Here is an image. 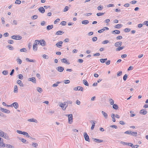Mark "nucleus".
<instances>
[{"label":"nucleus","mask_w":148,"mask_h":148,"mask_svg":"<svg viewBox=\"0 0 148 148\" xmlns=\"http://www.w3.org/2000/svg\"><path fill=\"white\" fill-rule=\"evenodd\" d=\"M120 33V31L118 30H116L112 31V33L114 34H119Z\"/></svg>","instance_id":"obj_27"},{"label":"nucleus","mask_w":148,"mask_h":148,"mask_svg":"<svg viewBox=\"0 0 148 148\" xmlns=\"http://www.w3.org/2000/svg\"><path fill=\"white\" fill-rule=\"evenodd\" d=\"M66 22L65 21H63L60 23V24L63 25H66Z\"/></svg>","instance_id":"obj_63"},{"label":"nucleus","mask_w":148,"mask_h":148,"mask_svg":"<svg viewBox=\"0 0 148 148\" xmlns=\"http://www.w3.org/2000/svg\"><path fill=\"white\" fill-rule=\"evenodd\" d=\"M14 93L18 92V87L16 85L14 86Z\"/></svg>","instance_id":"obj_35"},{"label":"nucleus","mask_w":148,"mask_h":148,"mask_svg":"<svg viewBox=\"0 0 148 148\" xmlns=\"http://www.w3.org/2000/svg\"><path fill=\"white\" fill-rule=\"evenodd\" d=\"M20 51L21 52H26L27 51V50H26V49L25 48H23L22 49H20Z\"/></svg>","instance_id":"obj_42"},{"label":"nucleus","mask_w":148,"mask_h":148,"mask_svg":"<svg viewBox=\"0 0 148 148\" xmlns=\"http://www.w3.org/2000/svg\"><path fill=\"white\" fill-rule=\"evenodd\" d=\"M69 8L68 6H66L64 9L63 11L64 12H66L68 11Z\"/></svg>","instance_id":"obj_44"},{"label":"nucleus","mask_w":148,"mask_h":148,"mask_svg":"<svg viewBox=\"0 0 148 148\" xmlns=\"http://www.w3.org/2000/svg\"><path fill=\"white\" fill-rule=\"evenodd\" d=\"M36 90L39 93H41L42 92V89L39 87H37L36 88Z\"/></svg>","instance_id":"obj_29"},{"label":"nucleus","mask_w":148,"mask_h":148,"mask_svg":"<svg viewBox=\"0 0 148 148\" xmlns=\"http://www.w3.org/2000/svg\"><path fill=\"white\" fill-rule=\"evenodd\" d=\"M27 121L29 122H34L36 123H38V121L36 120L34 118L29 119Z\"/></svg>","instance_id":"obj_19"},{"label":"nucleus","mask_w":148,"mask_h":148,"mask_svg":"<svg viewBox=\"0 0 148 148\" xmlns=\"http://www.w3.org/2000/svg\"><path fill=\"white\" fill-rule=\"evenodd\" d=\"M127 77V75L126 74H125L123 78V79L125 81L126 80Z\"/></svg>","instance_id":"obj_53"},{"label":"nucleus","mask_w":148,"mask_h":148,"mask_svg":"<svg viewBox=\"0 0 148 148\" xmlns=\"http://www.w3.org/2000/svg\"><path fill=\"white\" fill-rule=\"evenodd\" d=\"M32 145L33 147H36L38 146V144L36 143H32Z\"/></svg>","instance_id":"obj_50"},{"label":"nucleus","mask_w":148,"mask_h":148,"mask_svg":"<svg viewBox=\"0 0 148 148\" xmlns=\"http://www.w3.org/2000/svg\"><path fill=\"white\" fill-rule=\"evenodd\" d=\"M60 82H57L56 84H54L52 85V86L54 87H57L58 86V84Z\"/></svg>","instance_id":"obj_41"},{"label":"nucleus","mask_w":148,"mask_h":148,"mask_svg":"<svg viewBox=\"0 0 148 148\" xmlns=\"http://www.w3.org/2000/svg\"><path fill=\"white\" fill-rule=\"evenodd\" d=\"M40 45L42 46H45L46 44V42L45 40L43 39H42L40 40Z\"/></svg>","instance_id":"obj_17"},{"label":"nucleus","mask_w":148,"mask_h":148,"mask_svg":"<svg viewBox=\"0 0 148 148\" xmlns=\"http://www.w3.org/2000/svg\"><path fill=\"white\" fill-rule=\"evenodd\" d=\"M113 108L115 110H117L118 108V105L116 104H113L112 106Z\"/></svg>","instance_id":"obj_36"},{"label":"nucleus","mask_w":148,"mask_h":148,"mask_svg":"<svg viewBox=\"0 0 148 148\" xmlns=\"http://www.w3.org/2000/svg\"><path fill=\"white\" fill-rule=\"evenodd\" d=\"M61 61L63 63H66L68 64H70L69 62L67 61L65 58H63L61 59Z\"/></svg>","instance_id":"obj_15"},{"label":"nucleus","mask_w":148,"mask_h":148,"mask_svg":"<svg viewBox=\"0 0 148 148\" xmlns=\"http://www.w3.org/2000/svg\"><path fill=\"white\" fill-rule=\"evenodd\" d=\"M109 101L111 105H112L114 104V101L112 99H109Z\"/></svg>","instance_id":"obj_45"},{"label":"nucleus","mask_w":148,"mask_h":148,"mask_svg":"<svg viewBox=\"0 0 148 148\" xmlns=\"http://www.w3.org/2000/svg\"><path fill=\"white\" fill-rule=\"evenodd\" d=\"M63 42L62 41H60L56 44V45L58 48H60L63 44Z\"/></svg>","instance_id":"obj_10"},{"label":"nucleus","mask_w":148,"mask_h":148,"mask_svg":"<svg viewBox=\"0 0 148 148\" xmlns=\"http://www.w3.org/2000/svg\"><path fill=\"white\" fill-rule=\"evenodd\" d=\"M60 106L62 108V109L64 110H66V108L67 107V105H66V102H64L61 103L60 105Z\"/></svg>","instance_id":"obj_6"},{"label":"nucleus","mask_w":148,"mask_h":148,"mask_svg":"<svg viewBox=\"0 0 148 148\" xmlns=\"http://www.w3.org/2000/svg\"><path fill=\"white\" fill-rule=\"evenodd\" d=\"M66 116L68 117V123L70 124H71L73 122V116L72 114H66Z\"/></svg>","instance_id":"obj_1"},{"label":"nucleus","mask_w":148,"mask_h":148,"mask_svg":"<svg viewBox=\"0 0 148 148\" xmlns=\"http://www.w3.org/2000/svg\"><path fill=\"white\" fill-rule=\"evenodd\" d=\"M101 113L105 119H106L108 118V114L107 113L103 111H102Z\"/></svg>","instance_id":"obj_23"},{"label":"nucleus","mask_w":148,"mask_h":148,"mask_svg":"<svg viewBox=\"0 0 148 148\" xmlns=\"http://www.w3.org/2000/svg\"><path fill=\"white\" fill-rule=\"evenodd\" d=\"M53 27V25H49L47 26V29L48 30H49L51 29H52Z\"/></svg>","instance_id":"obj_26"},{"label":"nucleus","mask_w":148,"mask_h":148,"mask_svg":"<svg viewBox=\"0 0 148 148\" xmlns=\"http://www.w3.org/2000/svg\"><path fill=\"white\" fill-rule=\"evenodd\" d=\"M0 110L1 111L3 112H4L7 114H9L10 113V111L9 110L2 108L1 107H0Z\"/></svg>","instance_id":"obj_7"},{"label":"nucleus","mask_w":148,"mask_h":148,"mask_svg":"<svg viewBox=\"0 0 148 148\" xmlns=\"http://www.w3.org/2000/svg\"><path fill=\"white\" fill-rule=\"evenodd\" d=\"M95 121H91V123L92 122V126L91 127V129L92 130H93L94 129V127L95 126Z\"/></svg>","instance_id":"obj_25"},{"label":"nucleus","mask_w":148,"mask_h":148,"mask_svg":"<svg viewBox=\"0 0 148 148\" xmlns=\"http://www.w3.org/2000/svg\"><path fill=\"white\" fill-rule=\"evenodd\" d=\"M122 44V42H116L114 44V45L116 47H119L121 46Z\"/></svg>","instance_id":"obj_14"},{"label":"nucleus","mask_w":148,"mask_h":148,"mask_svg":"<svg viewBox=\"0 0 148 148\" xmlns=\"http://www.w3.org/2000/svg\"><path fill=\"white\" fill-rule=\"evenodd\" d=\"M7 106L12 107L13 106L15 109H17L18 107V105L17 103L14 102L10 105H8Z\"/></svg>","instance_id":"obj_3"},{"label":"nucleus","mask_w":148,"mask_h":148,"mask_svg":"<svg viewBox=\"0 0 148 148\" xmlns=\"http://www.w3.org/2000/svg\"><path fill=\"white\" fill-rule=\"evenodd\" d=\"M122 26V25L121 24H117L115 26V27L116 28H120Z\"/></svg>","instance_id":"obj_40"},{"label":"nucleus","mask_w":148,"mask_h":148,"mask_svg":"<svg viewBox=\"0 0 148 148\" xmlns=\"http://www.w3.org/2000/svg\"><path fill=\"white\" fill-rule=\"evenodd\" d=\"M130 31V29L129 28H125L124 29V31L126 32H128Z\"/></svg>","instance_id":"obj_60"},{"label":"nucleus","mask_w":148,"mask_h":148,"mask_svg":"<svg viewBox=\"0 0 148 148\" xmlns=\"http://www.w3.org/2000/svg\"><path fill=\"white\" fill-rule=\"evenodd\" d=\"M18 78L21 79H23V76L22 74H19L18 75Z\"/></svg>","instance_id":"obj_59"},{"label":"nucleus","mask_w":148,"mask_h":148,"mask_svg":"<svg viewBox=\"0 0 148 148\" xmlns=\"http://www.w3.org/2000/svg\"><path fill=\"white\" fill-rule=\"evenodd\" d=\"M16 61L17 62L18 64H21L22 63V60L19 58H18L17 59Z\"/></svg>","instance_id":"obj_34"},{"label":"nucleus","mask_w":148,"mask_h":148,"mask_svg":"<svg viewBox=\"0 0 148 148\" xmlns=\"http://www.w3.org/2000/svg\"><path fill=\"white\" fill-rule=\"evenodd\" d=\"M124 47H120L119 46L116 49V51H120L121 50H122L124 48Z\"/></svg>","instance_id":"obj_28"},{"label":"nucleus","mask_w":148,"mask_h":148,"mask_svg":"<svg viewBox=\"0 0 148 148\" xmlns=\"http://www.w3.org/2000/svg\"><path fill=\"white\" fill-rule=\"evenodd\" d=\"M5 133L1 130H0V136L2 137V136H3Z\"/></svg>","instance_id":"obj_46"},{"label":"nucleus","mask_w":148,"mask_h":148,"mask_svg":"<svg viewBox=\"0 0 148 148\" xmlns=\"http://www.w3.org/2000/svg\"><path fill=\"white\" fill-rule=\"evenodd\" d=\"M64 33V32H63L62 31H57L56 33V35H61Z\"/></svg>","instance_id":"obj_32"},{"label":"nucleus","mask_w":148,"mask_h":148,"mask_svg":"<svg viewBox=\"0 0 148 148\" xmlns=\"http://www.w3.org/2000/svg\"><path fill=\"white\" fill-rule=\"evenodd\" d=\"M8 42L9 44H11L14 43V41L13 40H8Z\"/></svg>","instance_id":"obj_58"},{"label":"nucleus","mask_w":148,"mask_h":148,"mask_svg":"<svg viewBox=\"0 0 148 148\" xmlns=\"http://www.w3.org/2000/svg\"><path fill=\"white\" fill-rule=\"evenodd\" d=\"M105 14V13H103V12H99L98 13H97V15L98 16H101L103 15H104Z\"/></svg>","instance_id":"obj_43"},{"label":"nucleus","mask_w":148,"mask_h":148,"mask_svg":"<svg viewBox=\"0 0 148 148\" xmlns=\"http://www.w3.org/2000/svg\"><path fill=\"white\" fill-rule=\"evenodd\" d=\"M19 139L23 143H26V141H27V140L24 139V138H19Z\"/></svg>","instance_id":"obj_38"},{"label":"nucleus","mask_w":148,"mask_h":148,"mask_svg":"<svg viewBox=\"0 0 148 148\" xmlns=\"http://www.w3.org/2000/svg\"><path fill=\"white\" fill-rule=\"evenodd\" d=\"M64 68L62 66H58L57 68V70L60 72H62L64 70Z\"/></svg>","instance_id":"obj_11"},{"label":"nucleus","mask_w":148,"mask_h":148,"mask_svg":"<svg viewBox=\"0 0 148 148\" xmlns=\"http://www.w3.org/2000/svg\"><path fill=\"white\" fill-rule=\"evenodd\" d=\"M92 39L93 42H95L97 40V37H94L92 38Z\"/></svg>","instance_id":"obj_62"},{"label":"nucleus","mask_w":148,"mask_h":148,"mask_svg":"<svg viewBox=\"0 0 148 148\" xmlns=\"http://www.w3.org/2000/svg\"><path fill=\"white\" fill-rule=\"evenodd\" d=\"M70 81L69 80H65L64 81V83L65 84H68L70 83Z\"/></svg>","instance_id":"obj_57"},{"label":"nucleus","mask_w":148,"mask_h":148,"mask_svg":"<svg viewBox=\"0 0 148 148\" xmlns=\"http://www.w3.org/2000/svg\"><path fill=\"white\" fill-rule=\"evenodd\" d=\"M42 57L46 59H48L49 58L48 56L45 54H44L42 56Z\"/></svg>","instance_id":"obj_52"},{"label":"nucleus","mask_w":148,"mask_h":148,"mask_svg":"<svg viewBox=\"0 0 148 148\" xmlns=\"http://www.w3.org/2000/svg\"><path fill=\"white\" fill-rule=\"evenodd\" d=\"M11 38L14 39L19 40L21 39L22 38V37L18 35H13L12 36Z\"/></svg>","instance_id":"obj_2"},{"label":"nucleus","mask_w":148,"mask_h":148,"mask_svg":"<svg viewBox=\"0 0 148 148\" xmlns=\"http://www.w3.org/2000/svg\"><path fill=\"white\" fill-rule=\"evenodd\" d=\"M137 133L136 132H132L130 130V132H129V134L130 135H131L132 136H137Z\"/></svg>","instance_id":"obj_9"},{"label":"nucleus","mask_w":148,"mask_h":148,"mask_svg":"<svg viewBox=\"0 0 148 148\" xmlns=\"http://www.w3.org/2000/svg\"><path fill=\"white\" fill-rule=\"evenodd\" d=\"M17 83L19 84V86H23V85L21 81L20 80H18L17 82Z\"/></svg>","instance_id":"obj_24"},{"label":"nucleus","mask_w":148,"mask_h":148,"mask_svg":"<svg viewBox=\"0 0 148 148\" xmlns=\"http://www.w3.org/2000/svg\"><path fill=\"white\" fill-rule=\"evenodd\" d=\"M122 74V71H119L117 72V76H121Z\"/></svg>","instance_id":"obj_55"},{"label":"nucleus","mask_w":148,"mask_h":148,"mask_svg":"<svg viewBox=\"0 0 148 148\" xmlns=\"http://www.w3.org/2000/svg\"><path fill=\"white\" fill-rule=\"evenodd\" d=\"M2 137L8 140H10V138L9 137L8 135L6 133H5L4 134L3 136H2Z\"/></svg>","instance_id":"obj_16"},{"label":"nucleus","mask_w":148,"mask_h":148,"mask_svg":"<svg viewBox=\"0 0 148 148\" xmlns=\"http://www.w3.org/2000/svg\"><path fill=\"white\" fill-rule=\"evenodd\" d=\"M21 3V1L20 0H16L15 1V3L20 4Z\"/></svg>","instance_id":"obj_51"},{"label":"nucleus","mask_w":148,"mask_h":148,"mask_svg":"<svg viewBox=\"0 0 148 148\" xmlns=\"http://www.w3.org/2000/svg\"><path fill=\"white\" fill-rule=\"evenodd\" d=\"M120 143L123 144L124 145H127L128 143L125 142H124L123 141H121L120 142Z\"/></svg>","instance_id":"obj_48"},{"label":"nucleus","mask_w":148,"mask_h":148,"mask_svg":"<svg viewBox=\"0 0 148 148\" xmlns=\"http://www.w3.org/2000/svg\"><path fill=\"white\" fill-rule=\"evenodd\" d=\"M84 135L85 140L86 141L90 142V140L89 138V137L87 133L86 132H84Z\"/></svg>","instance_id":"obj_4"},{"label":"nucleus","mask_w":148,"mask_h":148,"mask_svg":"<svg viewBox=\"0 0 148 148\" xmlns=\"http://www.w3.org/2000/svg\"><path fill=\"white\" fill-rule=\"evenodd\" d=\"M28 62H35L36 60H34L30 59L29 58H26L25 59Z\"/></svg>","instance_id":"obj_20"},{"label":"nucleus","mask_w":148,"mask_h":148,"mask_svg":"<svg viewBox=\"0 0 148 148\" xmlns=\"http://www.w3.org/2000/svg\"><path fill=\"white\" fill-rule=\"evenodd\" d=\"M7 47L10 50H12L14 48L13 47L10 45H8L7 46Z\"/></svg>","instance_id":"obj_47"},{"label":"nucleus","mask_w":148,"mask_h":148,"mask_svg":"<svg viewBox=\"0 0 148 148\" xmlns=\"http://www.w3.org/2000/svg\"><path fill=\"white\" fill-rule=\"evenodd\" d=\"M140 113L141 114L145 115L147 114V112L146 110L143 109L140 111Z\"/></svg>","instance_id":"obj_12"},{"label":"nucleus","mask_w":148,"mask_h":148,"mask_svg":"<svg viewBox=\"0 0 148 148\" xmlns=\"http://www.w3.org/2000/svg\"><path fill=\"white\" fill-rule=\"evenodd\" d=\"M93 140L95 142H98L99 143H101L103 142V141L102 140L99 139H97L95 138H93Z\"/></svg>","instance_id":"obj_21"},{"label":"nucleus","mask_w":148,"mask_h":148,"mask_svg":"<svg viewBox=\"0 0 148 148\" xmlns=\"http://www.w3.org/2000/svg\"><path fill=\"white\" fill-rule=\"evenodd\" d=\"M40 40H36L35 41V44H36V46H37V44H39L40 43Z\"/></svg>","instance_id":"obj_54"},{"label":"nucleus","mask_w":148,"mask_h":148,"mask_svg":"<svg viewBox=\"0 0 148 148\" xmlns=\"http://www.w3.org/2000/svg\"><path fill=\"white\" fill-rule=\"evenodd\" d=\"M5 147H7L8 148H14L13 146L12 145L10 144H6L5 145Z\"/></svg>","instance_id":"obj_33"},{"label":"nucleus","mask_w":148,"mask_h":148,"mask_svg":"<svg viewBox=\"0 0 148 148\" xmlns=\"http://www.w3.org/2000/svg\"><path fill=\"white\" fill-rule=\"evenodd\" d=\"M38 17V16L37 15H34L32 16V19H36Z\"/></svg>","instance_id":"obj_61"},{"label":"nucleus","mask_w":148,"mask_h":148,"mask_svg":"<svg viewBox=\"0 0 148 148\" xmlns=\"http://www.w3.org/2000/svg\"><path fill=\"white\" fill-rule=\"evenodd\" d=\"M74 90H80L82 91L84 90V89L82 87L77 86L75 87L74 88Z\"/></svg>","instance_id":"obj_8"},{"label":"nucleus","mask_w":148,"mask_h":148,"mask_svg":"<svg viewBox=\"0 0 148 148\" xmlns=\"http://www.w3.org/2000/svg\"><path fill=\"white\" fill-rule=\"evenodd\" d=\"M109 41L108 40H106L103 41L102 43L104 44H106L108 43Z\"/></svg>","instance_id":"obj_56"},{"label":"nucleus","mask_w":148,"mask_h":148,"mask_svg":"<svg viewBox=\"0 0 148 148\" xmlns=\"http://www.w3.org/2000/svg\"><path fill=\"white\" fill-rule=\"evenodd\" d=\"M83 83L86 86H88V84L87 82V81L86 79H84L83 80Z\"/></svg>","instance_id":"obj_37"},{"label":"nucleus","mask_w":148,"mask_h":148,"mask_svg":"<svg viewBox=\"0 0 148 148\" xmlns=\"http://www.w3.org/2000/svg\"><path fill=\"white\" fill-rule=\"evenodd\" d=\"M8 71L7 70H4L2 72V73L5 75H7L8 74Z\"/></svg>","instance_id":"obj_39"},{"label":"nucleus","mask_w":148,"mask_h":148,"mask_svg":"<svg viewBox=\"0 0 148 148\" xmlns=\"http://www.w3.org/2000/svg\"><path fill=\"white\" fill-rule=\"evenodd\" d=\"M60 21V19L59 18H57L56 20L54 21V23L55 24H56L58 22H59Z\"/></svg>","instance_id":"obj_64"},{"label":"nucleus","mask_w":148,"mask_h":148,"mask_svg":"<svg viewBox=\"0 0 148 148\" xmlns=\"http://www.w3.org/2000/svg\"><path fill=\"white\" fill-rule=\"evenodd\" d=\"M103 6H101V5L99 6L97 8V9H98V10H102L103 9Z\"/></svg>","instance_id":"obj_49"},{"label":"nucleus","mask_w":148,"mask_h":148,"mask_svg":"<svg viewBox=\"0 0 148 148\" xmlns=\"http://www.w3.org/2000/svg\"><path fill=\"white\" fill-rule=\"evenodd\" d=\"M38 10L42 14L44 13L45 11V9L43 7H40L38 9Z\"/></svg>","instance_id":"obj_13"},{"label":"nucleus","mask_w":148,"mask_h":148,"mask_svg":"<svg viewBox=\"0 0 148 148\" xmlns=\"http://www.w3.org/2000/svg\"><path fill=\"white\" fill-rule=\"evenodd\" d=\"M88 21L87 20H84L82 21V23L83 24L86 25L89 23Z\"/></svg>","instance_id":"obj_31"},{"label":"nucleus","mask_w":148,"mask_h":148,"mask_svg":"<svg viewBox=\"0 0 148 148\" xmlns=\"http://www.w3.org/2000/svg\"><path fill=\"white\" fill-rule=\"evenodd\" d=\"M33 50L35 51H36L37 49V46H36V44L34 43L33 45Z\"/></svg>","instance_id":"obj_30"},{"label":"nucleus","mask_w":148,"mask_h":148,"mask_svg":"<svg viewBox=\"0 0 148 148\" xmlns=\"http://www.w3.org/2000/svg\"><path fill=\"white\" fill-rule=\"evenodd\" d=\"M22 134L26 136V137L29 138H32V137H31L29 134H28L26 132H22Z\"/></svg>","instance_id":"obj_22"},{"label":"nucleus","mask_w":148,"mask_h":148,"mask_svg":"<svg viewBox=\"0 0 148 148\" xmlns=\"http://www.w3.org/2000/svg\"><path fill=\"white\" fill-rule=\"evenodd\" d=\"M5 147V145L3 142V139L0 137V147Z\"/></svg>","instance_id":"obj_5"},{"label":"nucleus","mask_w":148,"mask_h":148,"mask_svg":"<svg viewBox=\"0 0 148 148\" xmlns=\"http://www.w3.org/2000/svg\"><path fill=\"white\" fill-rule=\"evenodd\" d=\"M29 81H32L33 83H36V80L35 78L34 77H32L29 78Z\"/></svg>","instance_id":"obj_18"}]
</instances>
